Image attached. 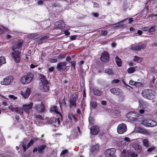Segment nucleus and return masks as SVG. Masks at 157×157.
I'll return each instance as SVG.
<instances>
[{"mask_svg":"<svg viewBox=\"0 0 157 157\" xmlns=\"http://www.w3.org/2000/svg\"><path fill=\"white\" fill-rule=\"evenodd\" d=\"M75 132H74V134H73V135H75V136H77L81 133L80 129L79 126H78L77 129H75Z\"/></svg>","mask_w":157,"mask_h":157,"instance_id":"obj_30","label":"nucleus"},{"mask_svg":"<svg viewBox=\"0 0 157 157\" xmlns=\"http://www.w3.org/2000/svg\"><path fill=\"white\" fill-rule=\"evenodd\" d=\"M93 90L94 94L96 96H101L102 94V91H101L100 90L94 88Z\"/></svg>","mask_w":157,"mask_h":157,"instance_id":"obj_25","label":"nucleus"},{"mask_svg":"<svg viewBox=\"0 0 157 157\" xmlns=\"http://www.w3.org/2000/svg\"><path fill=\"white\" fill-rule=\"evenodd\" d=\"M4 31H6L9 32L8 29L6 28L2 27V28L0 27V34H2L4 33Z\"/></svg>","mask_w":157,"mask_h":157,"instance_id":"obj_33","label":"nucleus"},{"mask_svg":"<svg viewBox=\"0 0 157 157\" xmlns=\"http://www.w3.org/2000/svg\"><path fill=\"white\" fill-rule=\"evenodd\" d=\"M110 91L112 93L116 95H119L122 93V90L117 88H114L111 89Z\"/></svg>","mask_w":157,"mask_h":157,"instance_id":"obj_20","label":"nucleus"},{"mask_svg":"<svg viewBox=\"0 0 157 157\" xmlns=\"http://www.w3.org/2000/svg\"><path fill=\"white\" fill-rule=\"evenodd\" d=\"M128 18H126L121 21L118 22L115 24H113V27L115 29L118 27H123L124 26L123 22L125 21Z\"/></svg>","mask_w":157,"mask_h":157,"instance_id":"obj_22","label":"nucleus"},{"mask_svg":"<svg viewBox=\"0 0 157 157\" xmlns=\"http://www.w3.org/2000/svg\"><path fill=\"white\" fill-rule=\"evenodd\" d=\"M99 146L97 144L92 146L90 148V153L92 154L96 153L99 150Z\"/></svg>","mask_w":157,"mask_h":157,"instance_id":"obj_21","label":"nucleus"},{"mask_svg":"<svg viewBox=\"0 0 157 157\" xmlns=\"http://www.w3.org/2000/svg\"><path fill=\"white\" fill-rule=\"evenodd\" d=\"M33 103L31 102L27 105H23V109L25 112L27 113H29L33 107Z\"/></svg>","mask_w":157,"mask_h":157,"instance_id":"obj_13","label":"nucleus"},{"mask_svg":"<svg viewBox=\"0 0 157 157\" xmlns=\"http://www.w3.org/2000/svg\"><path fill=\"white\" fill-rule=\"evenodd\" d=\"M8 97L10 98L13 99L14 100H16L17 99V97H15L13 95H9L8 96Z\"/></svg>","mask_w":157,"mask_h":157,"instance_id":"obj_52","label":"nucleus"},{"mask_svg":"<svg viewBox=\"0 0 157 157\" xmlns=\"http://www.w3.org/2000/svg\"><path fill=\"white\" fill-rule=\"evenodd\" d=\"M130 156L132 157H138V155L135 152H131L130 153Z\"/></svg>","mask_w":157,"mask_h":157,"instance_id":"obj_47","label":"nucleus"},{"mask_svg":"<svg viewBox=\"0 0 157 157\" xmlns=\"http://www.w3.org/2000/svg\"><path fill=\"white\" fill-rule=\"evenodd\" d=\"M105 72L109 75H113L114 74L113 71L111 68L105 69Z\"/></svg>","mask_w":157,"mask_h":157,"instance_id":"obj_31","label":"nucleus"},{"mask_svg":"<svg viewBox=\"0 0 157 157\" xmlns=\"http://www.w3.org/2000/svg\"><path fill=\"white\" fill-rule=\"evenodd\" d=\"M66 55L64 54H60L57 56L58 59H62L65 57Z\"/></svg>","mask_w":157,"mask_h":157,"instance_id":"obj_45","label":"nucleus"},{"mask_svg":"<svg viewBox=\"0 0 157 157\" xmlns=\"http://www.w3.org/2000/svg\"><path fill=\"white\" fill-rule=\"evenodd\" d=\"M138 117V114L132 112L128 113L126 115L127 118L130 121H136Z\"/></svg>","mask_w":157,"mask_h":157,"instance_id":"obj_9","label":"nucleus"},{"mask_svg":"<svg viewBox=\"0 0 157 157\" xmlns=\"http://www.w3.org/2000/svg\"><path fill=\"white\" fill-rule=\"evenodd\" d=\"M115 60L117 65L118 67H121L122 64V62L121 59L118 56H117L115 57Z\"/></svg>","mask_w":157,"mask_h":157,"instance_id":"obj_27","label":"nucleus"},{"mask_svg":"<svg viewBox=\"0 0 157 157\" xmlns=\"http://www.w3.org/2000/svg\"><path fill=\"white\" fill-rule=\"evenodd\" d=\"M136 67H131L128 68L127 70V72L128 73H132L135 71Z\"/></svg>","mask_w":157,"mask_h":157,"instance_id":"obj_34","label":"nucleus"},{"mask_svg":"<svg viewBox=\"0 0 157 157\" xmlns=\"http://www.w3.org/2000/svg\"><path fill=\"white\" fill-rule=\"evenodd\" d=\"M89 121L90 124H93L94 122V119L91 117H90L89 118Z\"/></svg>","mask_w":157,"mask_h":157,"instance_id":"obj_49","label":"nucleus"},{"mask_svg":"<svg viewBox=\"0 0 157 157\" xmlns=\"http://www.w3.org/2000/svg\"><path fill=\"white\" fill-rule=\"evenodd\" d=\"M39 78L40 81L39 85L40 90L43 92L48 91L49 90V83L46 77L44 75L40 74Z\"/></svg>","mask_w":157,"mask_h":157,"instance_id":"obj_2","label":"nucleus"},{"mask_svg":"<svg viewBox=\"0 0 157 157\" xmlns=\"http://www.w3.org/2000/svg\"><path fill=\"white\" fill-rule=\"evenodd\" d=\"M68 151L67 149H65L63 150L61 152L60 156L61 157H65L64 155L68 153Z\"/></svg>","mask_w":157,"mask_h":157,"instance_id":"obj_41","label":"nucleus"},{"mask_svg":"<svg viewBox=\"0 0 157 157\" xmlns=\"http://www.w3.org/2000/svg\"><path fill=\"white\" fill-rule=\"evenodd\" d=\"M71 122L70 121L67 122V121L63 122V124L64 126H66L67 128H70L72 124L71 123Z\"/></svg>","mask_w":157,"mask_h":157,"instance_id":"obj_29","label":"nucleus"},{"mask_svg":"<svg viewBox=\"0 0 157 157\" xmlns=\"http://www.w3.org/2000/svg\"><path fill=\"white\" fill-rule=\"evenodd\" d=\"M109 55L108 53L106 52H104L101 57V59L104 62H106L109 61Z\"/></svg>","mask_w":157,"mask_h":157,"instance_id":"obj_16","label":"nucleus"},{"mask_svg":"<svg viewBox=\"0 0 157 157\" xmlns=\"http://www.w3.org/2000/svg\"><path fill=\"white\" fill-rule=\"evenodd\" d=\"M51 112L53 114H56V116L55 120V123L58 126L63 120V116L61 113L59 111V108L56 106H54L51 107L50 109Z\"/></svg>","mask_w":157,"mask_h":157,"instance_id":"obj_3","label":"nucleus"},{"mask_svg":"<svg viewBox=\"0 0 157 157\" xmlns=\"http://www.w3.org/2000/svg\"><path fill=\"white\" fill-rule=\"evenodd\" d=\"M141 94L144 98L148 100H152L155 99L156 95L155 92L154 90L150 89L143 90Z\"/></svg>","mask_w":157,"mask_h":157,"instance_id":"obj_4","label":"nucleus"},{"mask_svg":"<svg viewBox=\"0 0 157 157\" xmlns=\"http://www.w3.org/2000/svg\"><path fill=\"white\" fill-rule=\"evenodd\" d=\"M64 33L66 35L69 36L70 35V33L68 30H65L64 32Z\"/></svg>","mask_w":157,"mask_h":157,"instance_id":"obj_64","label":"nucleus"},{"mask_svg":"<svg viewBox=\"0 0 157 157\" xmlns=\"http://www.w3.org/2000/svg\"><path fill=\"white\" fill-rule=\"evenodd\" d=\"M132 146L135 150L139 151L140 152L141 151L142 147L138 144L133 143L132 144Z\"/></svg>","mask_w":157,"mask_h":157,"instance_id":"obj_23","label":"nucleus"},{"mask_svg":"<svg viewBox=\"0 0 157 157\" xmlns=\"http://www.w3.org/2000/svg\"><path fill=\"white\" fill-rule=\"evenodd\" d=\"M6 63V59L4 57L1 56L0 57V66L3 64Z\"/></svg>","mask_w":157,"mask_h":157,"instance_id":"obj_36","label":"nucleus"},{"mask_svg":"<svg viewBox=\"0 0 157 157\" xmlns=\"http://www.w3.org/2000/svg\"><path fill=\"white\" fill-rule=\"evenodd\" d=\"M46 146L44 145H42L38 147V151L39 153H41L46 148Z\"/></svg>","mask_w":157,"mask_h":157,"instance_id":"obj_35","label":"nucleus"},{"mask_svg":"<svg viewBox=\"0 0 157 157\" xmlns=\"http://www.w3.org/2000/svg\"><path fill=\"white\" fill-rule=\"evenodd\" d=\"M67 63L66 62H60L58 63L57 66V68L59 70L64 71L67 68Z\"/></svg>","mask_w":157,"mask_h":157,"instance_id":"obj_18","label":"nucleus"},{"mask_svg":"<svg viewBox=\"0 0 157 157\" xmlns=\"http://www.w3.org/2000/svg\"><path fill=\"white\" fill-rule=\"evenodd\" d=\"M23 44V41L20 40L15 44L13 46L12 49V51L11 53L12 57L17 63H19L21 60V52L20 48L22 47Z\"/></svg>","mask_w":157,"mask_h":157,"instance_id":"obj_1","label":"nucleus"},{"mask_svg":"<svg viewBox=\"0 0 157 157\" xmlns=\"http://www.w3.org/2000/svg\"><path fill=\"white\" fill-rule=\"evenodd\" d=\"M49 61L50 62L52 63H56L57 61V59L52 58L50 59H49Z\"/></svg>","mask_w":157,"mask_h":157,"instance_id":"obj_48","label":"nucleus"},{"mask_svg":"<svg viewBox=\"0 0 157 157\" xmlns=\"http://www.w3.org/2000/svg\"><path fill=\"white\" fill-rule=\"evenodd\" d=\"M155 31V26H152L149 28L148 30V32L149 34H153V33Z\"/></svg>","mask_w":157,"mask_h":157,"instance_id":"obj_39","label":"nucleus"},{"mask_svg":"<svg viewBox=\"0 0 157 157\" xmlns=\"http://www.w3.org/2000/svg\"><path fill=\"white\" fill-rule=\"evenodd\" d=\"M127 130L126 125L124 123L119 124L117 128V132L119 134H122L124 133Z\"/></svg>","mask_w":157,"mask_h":157,"instance_id":"obj_10","label":"nucleus"},{"mask_svg":"<svg viewBox=\"0 0 157 157\" xmlns=\"http://www.w3.org/2000/svg\"><path fill=\"white\" fill-rule=\"evenodd\" d=\"M31 89L30 88H27L25 91H21V94L23 97L25 99L28 98L30 94Z\"/></svg>","mask_w":157,"mask_h":157,"instance_id":"obj_14","label":"nucleus"},{"mask_svg":"<svg viewBox=\"0 0 157 157\" xmlns=\"http://www.w3.org/2000/svg\"><path fill=\"white\" fill-rule=\"evenodd\" d=\"M90 105L91 107L95 108L97 106V103L96 102L91 101L90 103Z\"/></svg>","mask_w":157,"mask_h":157,"instance_id":"obj_44","label":"nucleus"},{"mask_svg":"<svg viewBox=\"0 0 157 157\" xmlns=\"http://www.w3.org/2000/svg\"><path fill=\"white\" fill-rule=\"evenodd\" d=\"M39 34L37 33H31L29 35V37L31 39H33L37 36Z\"/></svg>","mask_w":157,"mask_h":157,"instance_id":"obj_40","label":"nucleus"},{"mask_svg":"<svg viewBox=\"0 0 157 157\" xmlns=\"http://www.w3.org/2000/svg\"><path fill=\"white\" fill-rule=\"evenodd\" d=\"M130 153L127 151L126 153L122 156V157H130Z\"/></svg>","mask_w":157,"mask_h":157,"instance_id":"obj_54","label":"nucleus"},{"mask_svg":"<svg viewBox=\"0 0 157 157\" xmlns=\"http://www.w3.org/2000/svg\"><path fill=\"white\" fill-rule=\"evenodd\" d=\"M35 117L36 118L40 120H44L43 117L40 114H36Z\"/></svg>","mask_w":157,"mask_h":157,"instance_id":"obj_46","label":"nucleus"},{"mask_svg":"<svg viewBox=\"0 0 157 157\" xmlns=\"http://www.w3.org/2000/svg\"><path fill=\"white\" fill-rule=\"evenodd\" d=\"M142 60V58L139 56H135L134 57L133 61H135L138 63H140Z\"/></svg>","mask_w":157,"mask_h":157,"instance_id":"obj_28","label":"nucleus"},{"mask_svg":"<svg viewBox=\"0 0 157 157\" xmlns=\"http://www.w3.org/2000/svg\"><path fill=\"white\" fill-rule=\"evenodd\" d=\"M65 26V24L62 21H59L55 23V27L56 29H63Z\"/></svg>","mask_w":157,"mask_h":157,"instance_id":"obj_15","label":"nucleus"},{"mask_svg":"<svg viewBox=\"0 0 157 157\" xmlns=\"http://www.w3.org/2000/svg\"><path fill=\"white\" fill-rule=\"evenodd\" d=\"M33 78V75L29 73L26 75L22 76L20 79V82L22 84H28L31 82Z\"/></svg>","mask_w":157,"mask_h":157,"instance_id":"obj_5","label":"nucleus"},{"mask_svg":"<svg viewBox=\"0 0 157 157\" xmlns=\"http://www.w3.org/2000/svg\"><path fill=\"white\" fill-rule=\"evenodd\" d=\"M54 69V67H51L48 68V71L49 72H52L53 71Z\"/></svg>","mask_w":157,"mask_h":157,"instance_id":"obj_58","label":"nucleus"},{"mask_svg":"<svg viewBox=\"0 0 157 157\" xmlns=\"http://www.w3.org/2000/svg\"><path fill=\"white\" fill-rule=\"evenodd\" d=\"M39 113H41L44 112L45 110V106L42 102L40 104H36L34 107Z\"/></svg>","mask_w":157,"mask_h":157,"instance_id":"obj_12","label":"nucleus"},{"mask_svg":"<svg viewBox=\"0 0 157 157\" xmlns=\"http://www.w3.org/2000/svg\"><path fill=\"white\" fill-rule=\"evenodd\" d=\"M119 82V80L118 79H114L112 81V83H118Z\"/></svg>","mask_w":157,"mask_h":157,"instance_id":"obj_60","label":"nucleus"},{"mask_svg":"<svg viewBox=\"0 0 157 157\" xmlns=\"http://www.w3.org/2000/svg\"><path fill=\"white\" fill-rule=\"evenodd\" d=\"M120 112L118 110H116L114 111V114L116 116H119L120 115Z\"/></svg>","mask_w":157,"mask_h":157,"instance_id":"obj_57","label":"nucleus"},{"mask_svg":"<svg viewBox=\"0 0 157 157\" xmlns=\"http://www.w3.org/2000/svg\"><path fill=\"white\" fill-rule=\"evenodd\" d=\"M101 33H102V35L104 36H105L107 35L108 32L106 30H102Z\"/></svg>","mask_w":157,"mask_h":157,"instance_id":"obj_56","label":"nucleus"},{"mask_svg":"<svg viewBox=\"0 0 157 157\" xmlns=\"http://www.w3.org/2000/svg\"><path fill=\"white\" fill-rule=\"evenodd\" d=\"M16 108H17V107H14L12 105L10 106L9 107V109L10 110H11L12 111H15V110H16Z\"/></svg>","mask_w":157,"mask_h":157,"instance_id":"obj_53","label":"nucleus"},{"mask_svg":"<svg viewBox=\"0 0 157 157\" xmlns=\"http://www.w3.org/2000/svg\"><path fill=\"white\" fill-rule=\"evenodd\" d=\"M43 2L44 1L43 0H40L37 2V5H42L43 3Z\"/></svg>","mask_w":157,"mask_h":157,"instance_id":"obj_63","label":"nucleus"},{"mask_svg":"<svg viewBox=\"0 0 157 157\" xmlns=\"http://www.w3.org/2000/svg\"><path fill=\"white\" fill-rule=\"evenodd\" d=\"M116 151L115 149L114 148L108 149L105 151V155L106 157H116Z\"/></svg>","mask_w":157,"mask_h":157,"instance_id":"obj_11","label":"nucleus"},{"mask_svg":"<svg viewBox=\"0 0 157 157\" xmlns=\"http://www.w3.org/2000/svg\"><path fill=\"white\" fill-rule=\"evenodd\" d=\"M68 117L70 120V122L74 121L76 122L77 121V119L75 117V116L71 113H70L68 115Z\"/></svg>","mask_w":157,"mask_h":157,"instance_id":"obj_24","label":"nucleus"},{"mask_svg":"<svg viewBox=\"0 0 157 157\" xmlns=\"http://www.w3.org/2000/svg\"><path fill=\"white\" fill-rule=\"evenodd\" d=\"M59 103L60 106V107H61V105H62V104H63L64 105H65L66 104L65 100L64 98L63 99L62 102L61 101H59Z\"/></svg>","mask_w":157,"mask_h":157,"instance_id":"obj_50","label":"nucleus"},{"mask_svg":"<svg viewBox=\"0 0 157 157\" xmlns=\"http://www.w3.org/2000/svg\"><path fill=\"white\" fill-rule=\"evenodd\" d=\"M142 142L144 146L147 147L149 146L148 142L147 139H144L142 140Z\"/></svg>","mask_w":157,"mask_h":157,"instance_id":"obj_37","label":"nucleus"},{"mask_svg":"<svg viewBox=\"0 0 157 157\" xmlns=\"http://www.w3.org/2000/svg\"><path fill=\"white\" fill-rule=\"evenodd\" d=\"M155 149V147L152 146L148 149H147V151L149 152H151L152 151L154 150Z\"/></svg>","mask_w":157,"mask_h":157,"instance_id":"obj_51","label":"nucleus"},{"mask_svg":"<svg viewBox=\"0 0 157 157\" xmlns=\"http://www.w3.org/2000/svg\"><path fill=\"white\" fill-rule=\"evenodd\" d=\"M141 124L145 126L153 127L156 126L157 123L154 120L147 119L143 121Z\"/></svg>","mask_w":157,"mask_h":157,"instance_id":"obj_7","label":"nucleus"},{"mask_svg":"<svg viewBox=\"0 0 157 157\" xmlns=\"http://www.w3.org/2000/svg\"><path fill=\"white\" fill-rule=\"evenodd\" d=\"M14 79V78L12 76H8L1 82V84L2 85H9L13 81Z\"/></svg>","mask_w":157,"mask_h":157,"instance_id":"obj_8","label":"nucleus"},{"mask_svg":"<svg viewBox=\"0 0 157 157\" xmlns=\"http://www.w3.org/2000/svg\"><path fill=\"white\" fill-rule=\"evenodd\" d=\"M49 38V36L48 35L45 36H43L40 38H39L38 39L40 41H44V40L48 39Z\"/></svg>","mask_w":157,"mask_h":157,"instance_id":"obj_43","label":"nucleus"},{"mask_svg":"<svg viewBox=\"0 0 157 157\" xmlns=\"http://www.w3.org/2000/svg\"><path fill=\"white\" fill-rule=\"evenodd\" d=\"M149 29V28L148 27H146L142 28V29L143 31L146 32Z\"/></svg>","mask_w":157,"mask_h":157,"instance_id":"obj_59","label":"nucleus"},{"mask_svg":"<svg viewBox=\"0 0 157 157\" xmlns=\"http://www.w3.org/2000/svg\"><path fill=\"white\" fill-rule=\"evenodd\" d=\"M69 102L70 103V107L74 106L75 107L76 106V100L75 95H72L70 96Z\"/></svg>","mask_w":157,"mask_h":157,"instance_id":"obj_17","label":"nucleus"},{"mask_svg":"<svg viewBox=\"0 0 157 157\" xmlns=\"http://www.w3.org/2000/svg\"><path fill=\"white\" fill-rule=\"evenodd\" d=\"M23 108H21L17 107L15 110V112L22 114L23 113Z\"/></svg>","mask_w":157,"mask_h":157,"instance_id":"obj_38","label":"nucleus"},{"mask_svg":"<svg viewBox=\"0 0 157 157\" xmlns=\"http://www.w3.org/2000/svg\"><path fill=\"white\" fill-rule=\"evenodd\" d=\"M146 44L143 42H141L135 44H132L130 49L132 50L139 51L143 49L146 47Z\"/></svg>","mask_w":157,"mask_h":157,"instance_id":"obj_6","label":"nucleus"},{"mask_svg":"<svg viewBox=\"0 0 157 157\" xmlns=\"http://www.w3.org/2000/svg\"><path fill=\"white\" fill-rule=\"evenodd\" d=\"M90 132L93 135H97L99 132V127L97 125H95L93 126L90 128Z\"/></svg>","mask_w":157,"mask_h":157,"instance_id":"obj_19","label":"nucleus"},{"mask_svg":"<svg viewBox=\"0 0 157 157\" xmlns=\"http://www.w3.org/2000/svg\"><path fill=\"white\" fill-rule=\"evenodd\" d=\"M139 102L142 105V107L144 108H145L147 107L149 105L148 103L146 101H142L141 102H140L139 101Z\"/></svg>","mask_w":157,"mask_h":157,"instance_id":"obj_32","label":"nucleus"},{"mask_svg":"<svg viewBox=\"0 0 157 157\" xmlns=\"http://www.w3.org/2000/svg\"><path fill=\"white\" fill-rule=\"evenodd\" d=\"M33 142L34 141L33 140H32L28 144L26 147L25 145H22L24 151H25L27 149H28L32 145Z\"/></svg>","mask_w":157,"mask_h":157,"instance_id":"obj_26","label":"nucleus"},{"mask_svg":"<svg viewBox=\"0 0 157 157\" xmlns=\"http://www.w3.org/2000/svg\"><path fill=\"white\" fill-rule=\"evenodd\" d=\"M140 83L139 82H135L132 80H131L129 81V84L131 85L136 86L137 84Z\"/></svg>","mask_w":157,"mask_h":157,"instance_id":"obj_42","label":"nucleus"},{"mask_svg":"<svg viewBox=\"0 0 157 157\" xmlns=\"http://www.w3.org/2000/svg\"><path fill=\"white\" fill-rule=\"evenodd\" d=\"M137 131L139 132L142 133L143 132L144 130L141 128H137Z\"/></svg>","mask_w":157,"mask_h":157,"instance_id":"obj_61","label":"nucleus"},{"mask_svg":"<svg viewBox=\"0 0 157 157\" xmlns=\"http://www.w3.org/2000/svg\"><path fill=\"white\" fill-rule=\"evenodd\" d=\"M71 40H74L76 39V36L75 35L71 36H70Z\"/></svg>","mask_w":157,"mask_h":157,"instance_id":"obj_62","label":"nucleus"},{"mask_svg":"<svg viewBox=\"0 0 157 157\" xmlns=\"http://www.w3.org/2000/svg\"><path fill=\"white\" fill-rule=\"evenodd\" d=\"M75 61L74 60L71 61V66L73 67L74 69H75Z\"/></svg>","mask_w":157,"mask_h":157,"instance_id":"obj_55","label":"nucleus"}]
</instances>
